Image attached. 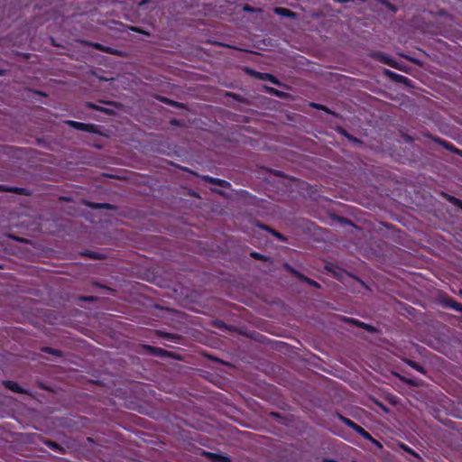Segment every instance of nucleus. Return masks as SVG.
<instances>
[{"label":"nucleus","mask_w":462,"mask_h":462,"mask_svg":"<svg viewBox=\"0 0 462 462\" xmlns=\"http://www.w3.org/2000/svg\"><path fill=\"white\" fill-rule=\"evenodd\" d=\"M310 106L318 110H321V111H324L325 113L328 114V115H331L335 117H338L339 115L334 111H332L331 109H329L328 106H324V105H321V104H318V103H311Z\"/></svg>","instance_id":"obj_17"},{"label":"nucleus","mask_w":462,"mask_h":462,"mask_svg":"<svg viewBox=\"0 0 462 462\" xmlns=\"http://www.w3.org/2000/svg\"><path fill=\"white\" fill-rule=\"evenodd\" d=\"M274 13L278 15L289 17V18H295L296 14L292 12L291 10L284 7H275Z\"/></svg>","instance_id":"obj_15"},{"label":"nucleus","mask_w":462,"mask_h":462,"mask_svg":"<svg viewBox=\"0 0 462 462\" xmlns=\"http://www.w3.org/2000/svg\"><path fill=\"white\" fill-rule=\"evenodd\" d=\"M171 124H172V125H179V122H178V120L173 119V120L171 121Z\"/></svg>","instance_id":"obj_35"},{"label":"nucleus","mask_w":462,"mask_h":462,"mask_svg":"<svg viewBox=\"0 0 462 462\" xmlns=\"http://www.w3.org/2000/svg\"><path fill=\"white\" fill-rule=\"evenodd\" d=\"M340 421H342L346 426L352 429L355 432H356L358 435H360L363 439L365 440L371 441L372 443L381 446L380 442L374 439L372 435L366 431L363 427L354 422L352 420L345 417L339 412H337L335 415Z\"/></svg>","instance_id":"obj_1"},{"label":"nucleus","mask_w":462,"mask_h":462,"mask_svg":"<svg viewBox=\"0 0 462 462\" xmlns=\"http://www.w3.org/2000/svg\"><path fill=\"white\" fill-rule=\"evenodd\" d=\"M144 348L148 350L150 354L158 356H166L169 355L168 351L160 347L152 346H143Z\"/></svg>","instance_id":"obj_14"},{"label":"nucleus","mask_w":462,"mask_h":462,"mask_svg":"<svg viewBox=\"0 0 462 462\" xmlns=\"http://www.w3.org/2000/svg\"><path fill=\"white\" fill-rule=\"evenodd\" d=\"M83 300L86 301H94L96 300V298L94 296H87V297H84Z\"/></svg>","instance_id":"obj_29"},{"label":"nucleus","mask_w":462,"mask_h":462,"mask_svg":"<svg viewBox=\"0 0 462 462\" xmlns=\"http://www.w3.org/2000/svg\"><path fill=\"white\" fill-rule=\"evenodd\" d=\"M156 99L162 102L163 104L174 106V107H183V104L171 100L169 97H162V96H157Z\"/></svg>","instance_id":"obj_16"},{"label":"nucleus","mask_w":462,"mask_h":462,"mask_svg":"<svg viewBox=\"0 0 462 462\" xmlns=\"http://www.w3.org/2000/svg\"><path fill=\"white\" fill-rule=\"evenodd\" d=\"M271 92H273L275 93L277 96H281V92L279 90H276V89H273V88H271Z\"/></svg>","instance_id":"obj_31"},{"label":"nucleus","mask_w":462,"mask_h":462,"mask_svg":"<svg viewBox=\"0 0 462 462\" xmlns=\"http://www.w3.org/2000/svg\"><path fill=\"white\" fill-rule=\"evenodd\" d=\"M290 271L291 273L295 274L300 281L306 282L307 284H309L314 288H317V289L320 288V285L318 282H316L303 274H300V273H298L297 271H295L292 268H290Z\"/></svg>","instance_id":"obj_6"},{"label":"nucleus","mask_w":462,"mask_h":462,"mask_svg":"<svg viewBox=\"0 0 462 462\" xmlns=\"http://www.w3.org/2000/svg\"><path fill=\"white\" fill-rule=\"evenodd\" d=\"M349 141L353 142L354 143H362L359 139H357L355 136H351Z\"/></svg>","instance_id":"obj_28"},{"label":"nucleus","mask_w":462,"mask_h":462,"mask_svg":"<svg viewBox=\"0 0 462 462\" xmlns=\"http://www.w3.org/2000/svg\"><path fill=\"white\" fill-rule=\"evenodd\" d=\"M388 7L391 9V10H395L394 6L391 4H389Z\"/></svg>","instance_id":"obj_36"},{"label":"nucleus","mask_w":462,"mask_h":462,"mask_svg":"<svg viewBox=\"0 0 462 462\" xmlns=\"http://www.w3.org/2000/svg\"><path fill=\"white\" fill-rule=\"evenodd\" d=\"M391 61H392V60H390L389 59H386V60H385V63H386L387 65H390V66H392V67H394V66H393V64Z\"/></svg>","instance_id":"obj_33"},{"label":"nucleus","mask_w":462,"mask_h":462,"mask_svg":"<svg viewBox=\"0 0 462 462\" xmlns=\"http://www.w3.org/2000/svg\"><path fill=\"white\" fill-rule=\"evenodd\" d=\"M251 72L254 73L255 75V77L259 79L268 80L273 84H278V80L276 79V78L270 73L255 72L253 70H251Z\"/></svg>","instance_id":"obj_13"},{"label":"nucleus","mask_w":462,"mask_h":462,"mask_svg":"<svg viewBox=\"0 0 462 462\" xmlns=\"http://www.w3.org/2000/svg\"><path fill=\"white\" fill-rule=\"evenodd\" d=\"M351 136H352V135L348 133V134H346V136H345V137H346V138H347L348 140H350Z\"/></svg>","instance_id":"obj_39"},{"label":"nucleus","mask_w":462,"mask_h":462,"mask_svg":"<svg viewBox=\"0 0 462 462\" xmlns=\"http://www.w3.org/2000/svg\"><path fill=\"white\" fill-rule=\"evenodd\" d=\"M337 131L339 134H341L343 136H346V134H348V132L341 126H339Z\"/></svg>","instance_id":"obj_27"},{"label":"nucleus","mask_w":462,"mask_h":462,"mask_svg":"<svg viewBox=\"0 0 462 462\" xmlns=\"http://www.w3.org/2000/svg\"><path fill=\"white\" fill-rule=\"evenodd\" d=\"M92 208H106V209H110L113 208V206L109 203H97V204H93L92 205Z\"/></svg>","instance_id":"obj_23"},{"label":"nucleus","mask_w":462,"mask_h":462,"mask_svg":"<svg viewBox=\"0 0 462 462\" xmlns=\"http://www.w3.org/2000/svg\"><path fill=\"white\" fill-rule=\"evenodd\" d=\"M403 447H405V450H407L408 452H412L411 449L410 448H407L405 445H403Z\"/></svg>","instance_id":"obj_37"},{"label":"nucleus","mask_w":462,"mask_h":462,"mask_svg":"<svg viewBox=\"0 0 462 462\" xmlns=\"http://www.w3.org/2000/svg\"><path fill=\"white\" fill-rule=\"evenodd\" d=\"M86 106H87V107L94 109V110L102 111V112H105L106 114L110 113V111L108 109H106L105 107H102V106H99L97 104L92 103V102H87Z\"/></svg>","instance_id":"obj_21"},{"label":"nucleus","mask_w":462,"mask_h":462,"mask_svg":"<svg viewBox=\"0 0 462 462\" xmlns=\"http://www.w3.org/2000/svg\"><path fill=\"white\" fill-rule=\"evenodd\" d=\"M442 301L446 307H448L454 310H457V311H459L462 313V304L457 302L453 298H451L449 296H446L443 298Z\"/></svg>","instance_id":"obj_4"},{"label":"nucleus","mask_w":462,"mask_h":462,"mask_svg":"<svg viewBox=\"0 0 462 462\" xmlns=\"http://www.w3.org/2000/svg\"><path fill=\"white\" fill-rule=\"evenodd\" d=\"M257 226L261 228V229H263L269 233H271L274 237H276L278 240L280 241H285L286 238L285 236L281 234L280 232L276 231L275 229L264 225V224H262V223H258Z\"/></svg>","instance_id":"obj_11"},{"label":"nucleus","mask_w":462,"mask_h":462,"mask_svg":"<svg viewBox=\"0 0 462 462\" xmlns=\"http://www.w3.org/2000/svg\"><path fill=\"white\" fill-rule=\"evenodd\" d=\"M67 124L71 126L72 128L83 131L87 133H92V134H100V127L99 125H97L95 124H86L82 122H77V121H68Z\"/></svg>","instance_id":"obj_2"},{"label":"nucleus","mask_w":462,"mask_h":462,"mask_svg":"<svg viewBox=\"0 0 462 462\" xmlns=\"http://www.w3.org/2000/svg\"><path fill=\"white\" fill-rule=\"evenodd\" d=\"M42 351L44 352V353L51 354V355H53L55 356H58V357H62L63 356L62 351L58 350V349H54V348L50 347V346L42 347Z\"/></svg>","instance_id":"obj_20"},{"label":"nucleus","mask_w":462,"mask_h":462,"mask_svg":"<svg viewBox=\"0 0 462 462\" xmlns=\"http://www.w3.org/2000/svg\"><path fill=\"white\" fill-rule=\"evenodd\" d=\"M3 384L4 386L14 392V393H26L27 392L22 387L19 385V383L15 381H12V380H5L3 381Z\"/></svg>","instance_id":"obj_3"},{"label":"nucleus","mask_w":462,"mask_h":462,"mask_svg":"<svg viewBox=\"0 0 462 462\" xmlns=\"http://www.w3.org/2000/svg\"><path fill=\"white\" fill-rule=\"evenodd\" d=\"M228 96H232L234 98H236V94H231V93H227Z\"/></svg>","instance_id":"obj_38"},{"label":"nucleus","mask_w":462,"mask_h":462,"mask_svg":"<svg viewBox=\"0 0 462 462\" xmlns=\"http://www.w3.org/2000/svg\"><path fill=\"white\" fill-rule=\"evenodd\" d=\"M203 455L209 459L212 460V462H230V457L227 456L220 455L217 453H212L208 451H203Z\"/></svg>","instance_id":"obj_5"},{"label":"nucleus","mask_w":462,"mask_h":462,"mask_svg":"<svg viewBox=\"0 0 462 462\" xmlns=\"http://www.w3.org/2000/svg\"><path fill=\"white\" fill-rule=\"evenodd\" d=\"M250 255L255 259V260H259V261H263V262H266L269 260V257L264 255V254H262L258 252H255V251H253L250 253Z\"/></svg>","instance_id":"obj_22"},{"label":"nucleus","mask_w":462,"mask_h":462,"mask_svg":"<svg viewBox=\"0 0 462 462\" xmlns=\"http://www.w3.org/2000/svg\"><path fill=\"white\" fill-rule=\"evenodd\" d=\"M434 142L439 143V145H441L442 147H444L448 151L453 152V151L456 150L454 144H452V143H448V141L443 140V139H441L439 137L434 138Z\"/></svg>","instance_id":"obj_19"},{"label":"nucleus","mask_w":462,"mask_h":462,"mask_svg":"<svg viewBox=\"0 0 462 462\" xmlns=\"http://www.w3.org/2000/svg\"><path fill=\"white\" fill-rule=\"evenodd\" d=\"M390 74L392 76H394L399 81L402 82V81H405L407 80L408 79L402 75H398V74H395L393 72H390Z\"/></svg>","instance_id":"obj_26"},{"label":"nucleus","mask_w":462,"mask_h":462,"mask_svg":"<svg viewBox=\"0 0 462 462\" xmlns=\"http://www.w3.org/2000/svg\"><path fill=\"white\" fill-rule=\"evenodd\" d=\"M271 414L274 417L281 418V416L277 412H272Z\"/></svg>","instance_id":"obj_34"},{"label":"nucleus","mask_w":462,"mask_h":462,"mask_svg":"<svg viewBox=\"0 0 462 462\" xmlns=\"http://www.w3.org/2000/svg\"><path fill=\"white\" fill-rule=\"evenodd\" d=\"M345 320L346 322H348V323L356 325L358 328H362L365 329L368 332H374V328L372 325L365 324V322L360 321L358 319H353V318H345Z\"/></svg>","instance_id":"obj_8"},{"label":"nucleus","mask_w":462,"mask_h":462,"mask_svg":"<svg viewBox=\"0 0 462 462\" xmlns=\"http://www.w3.org/2000/svg\"><path fill=\"white\" fill-rule=\"evenodd\" d=\"M334 1L337 3H340V4H345V3L349 2L350 0H334Z\"/></svg>","instance_id":"obj_32"},{"label":"nucleus","mask_w":462,"mask_h":462,"mask_svg":"<svg viewBox=\"0 0 462 462\" xmlns=\"http://www.w3.org/2000/svg\"><path fill=\"white\" fill-rule=\"evenodd\" d=\"M449 201H451L455 206L462 209V200L459 199H457L455 197H450Z\"/></svg>","instance_id":"obj_24"},{"label":"nucleus","mask_w":462,"mask_h":462,"mask_svg":"<svg viewBox=\"0 0 462 462\" xmlns=\"http://www.w3.org/2000/svg\"><path fill=\"white\" fill-rule=\"evenodd\" d=\"M402 381L406 382L408 384L414 385V382L411 379H404L402 378Z\"/></svg>","instance_id":"obj_30"},{"label":"nucleus","mask_w":462,"mask_h":462,"mask_svg":"<svg viewBox=\"0 0 462 462\" xmlns=\"http://www.w3.org/2000/svg\"><path fill=\"white\" fill-rule=\"evenodd\" d=\"M88 45L91 46L92 48H94L95 50H97V51H103L106 53L118 54V51L116 50H115L111 47L104 46L103 44L98 43V42H89Z\"/></svg>","instance_id":"obj_10"},{"label":"nucleus","mask_w":462,"mask_h":462,"mask_svg":"<svg viewBox=\"0 0 462 462\" xmlns=\"http://www.w3.org/2000/svg\"><path fill=\"white\" fill-rule=\"evenodd\" d=\"M404 362L409 365L411 366V368L415 369L416 371H418L419 373L424 374L426 373V370L425 368L423 367L422 365H420V363L418 362H415L413 360H411V359H405Z\"/></svg>","instance_id":"obj_18"},{"label":"nucleus","mask_w":462,"mask_h":462,"mask_svg":"<svg viewBox=\"0 0 462 462\" xmlns=\"http://www.w3.org/2000/svg\"><path fill=\"white\" fill-rule=\"evenodd\" d=\"M201 179L208 183L218 185L223 188H226L227 186H229V183L226 180L214 178L208 175H203L201 176Z\"/></svg>","instance_id":"obj_7"},{"label":"nucleus","mask_w":462,"mask_h":462,"mask_svg":"<svg viewBox=\"0 0 462 462\" xmlns=\"http://www.w3.org/2000/svg\"><path fill=\"white\" fill-rule=\"evenodd\" d=\"M87 255H88L90 258H93V259H101V254H98V253H96V252H89L87 254Z\"/></svg>","instance_id":"obj_25"},{"label":"nucleus","mask_w":462,"mask_h":462,"mask_svg":"<svg viewBox=\"0 0 462 462\" xmlns=\"http://www.w3.org/2000/svg\"><path fill=\"white\" fill-rule=\"evenodd\" d=\"M0 192H12L18 195H27L26 189L18 187H9L0 184Z\"/></svg>","instance_id":"obj_9"},{"label":"nucleus","mask_w":462,"mask_h":462,"mask_svg":"<svg viewBox=\"0 0 462 462\" xmlns=\"http://www.w3.org/2000/svg\"><path fill=\"white\" fill-rule=\"evenodd\" d=\"M44 444L49 448H51V450H53V451H55L57 453H60V454H64L65 453L64 448L60 444H59L58 442L47 439V440L44 441Z\"/></svg>","instance_id":"obj_12"}]
</instances>
